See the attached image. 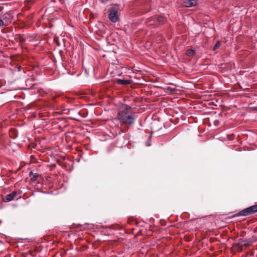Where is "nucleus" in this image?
<instances>
[{
	"label": "nucleus",
	"mask_w": 257,
	"mask_h": 257,
	"mask_svg": "<svg viewBox=\"0 0 257 257\" xmlns=\"http://www.w3.org/2000/svg\"><path fill=\"white\" fill-rule=\"evenodd\" d=\"M117 117L120 123L131 126L135 123L138 116L132 107L122 104L118 110Z\"/></svg>",
	"instance_id": "f257e3e1"
},
{
	"label": "nucleus",
	"mask_w": 257,
	"mask_h": 257,
	"mask_svg": "<svg viewBox=\"0 0 257 257\" xmlns=\"http://www.w3.org/2000/svg\"><path fill=\"white\" fill-rule=\"evenodd\" d=\"M257 212V205L246 208L234 215V217L246 216Z\"/></svg>",
	"instance_id": "f03ea898"
},
{
	"label": "nucleus",
	"mask_w": 257,
	"mask_h": 257,
	"mask_svg": "<svg viewBox=\"0 0 257 257\" xmlns=\"http://www.w3.org/2000/svg\"><path fill=\"white\" fill-rule=\"evenodd\" d=\"M109 20L113 23H115L118 20L117 10L115 7H112L109 11Z\"/></svg>",
	"instance_id": "7ed1b4c3"
},
{
	"label": "nucleus",
	"mask_w": 257,
	"mask_h": 257,
	"mask_svg": "<svg viewBox=\"0 0 257 257\" xmlns=\"http://www.w3.org/2000/svg\"><path fill=\"white\" fill-rule=\"evenodd\" d=\"M1 18L6 27L11 22L13 16L10 13H6L1 15Z\"/></svg>",
	"instance_id": "20e7f679"
},
{
	"label": "nucleus",
	"mask_w": 257,
	"mask_h": 257,
	"mask_svg": "<svg viewBox=\"0 0 257 257\" xmlns=\"http://www.w3.org/2000/svg\"><path fill=\"white\" fill-rule=\"evenodd\" d=\"M182 5L185 7H192L197 5L196 0H184Z\"/></svg>",
	"instance_id": "39448f33"
},
{
	"label": "nucleus",
	"mask_w": 257,
	"mask_h": 257,
	"mask_svg": "<svg viewBox=\"0 0 257 257\" xmlns=\"http://www.w3.org/2000/svg\"><path fill=\"white\" fill-rule=\"evenodd\" d=\"M17 196V193L16 192H13L7 195L5 197L3 198L4 202H10L13 200Z\"/></svg>",
	"instance_id": "423d86ee"
},
{
	"label": "nucleus",
	"mask_w": 257,
	"mask_h": 257,
	"mask_svg": "<svg viewBox=\"0 0 257 257\" xmlns=\"http://www.w3.org/2000/svg\"><path fill=\"white\" fill-rule=\"evenodd\" d=\"M116 82L119 84L126 85L131 83L132 80H123V79H117Z\"/></svg>",
	"instance_id": "0eeeda50"
},
{
	"label": "nucleus",
	"mask_w": 257,
	"mask_h": 257,
	"mask_svg": "<svg viewBox=\"0 0 257 257\" xmlns=\"http://www.w3.org/2000/svg\"><path fill=\"white\" fill-rule=\"evenodd\" d=\"M247 245V242H246V241L244 240L243 239H239V242L237 244V246H240V245Z\"/></svg>",
	"instance_id": "6e6552de"
},
{
	"label": "nucleus",
	"mask_w": 257,
	"mask_h": 257,
	"mask_svg": "<svg viewBox=\"0 0 257 257\" xmlns=\"http://www.w3.org/2000/svg\"><path fill=\"white\" fill-rule=\"evenodd\" d=\"M186 54L188 56L193 55L195 54V51L192 49H189L187 51Z\"/></svg>",
	"instance_id": "1a4fd4ad"
},
{
	"label": "nucleus",
	"mask_w": 257,
	"mask_h": 257,
	"mask_svg": "<svg viewBox=\"0 0 257 257\" xmlns=\"http://www.w3.org/2000/svg\"><path fill=\"white\" fill-rule=\"evenodd\" d=\"M220 46V43L219 41H218L216 44H215V45L214 46L213 48V51H215L216 50V49H217Z\"/></svg>",
	"instance_id": "9d476101"
},
{
	"label": "nucleus",
	"mask_w": 257,
	"mask_h": 257,
	"mask_svg": "<svg viewBox=\"0 0 257 257\" xmlns=\"http://www.w3.org/2000/svg\"><path fill=\"white\" fill-rule=\"evenodd\" d=\"M157 20L160 23H163L165 21V18L163 16H159L158 17Z\"/></svg>",
	"instance_id": "9b49d317"
},
{
	"label": "nucleus",
	"mask_w": 257,
	"mask_h": 257,
	"mask_svg": "<svg viewBox=\"0 0 257 257\" xmlns=\"http://www.w3.org/2000/svg\"><path fill=\"white\" fill-rule=\"evenodd\" d=\"M4 27H6L4 22H3V20H2L1 18L0 17V28H3Z\"/></svg>",
	"instance_id": "f8f14e48"
},
{
	"label": "nucleus",
	"mask_w": 257,
	"mask_h": 257,
	"mask_svg": "<svg viewBox=\"0 0 257 257\" xmlns=\"http://www.w3.org/2000/svg\"><path fill=\"white\" fill-rule=\"evenodd\" d=\"M219 124V120H215L214 121V124L215 125H218Z\"/></svg>",
	"instance_id": "ddd939ff"
},
{
	"label": "nucleus",
	"mask_w": 257,
	"mask_h": 257,
	"mask_svg": "<svg viewBox=\"0 0 257 257\" xmlns=\"http://www.w3.org/2000/svg\"><path fill=\"white\" fill-rule=\"evenodd\" d=\"M37 177H38V175H36V174H35V175H34L33 178H32V179H33L34 181H35V180L37 179Z\"/></svg>",
	"instance_id": "4468645a"
},
{
	"label": "nucleus",
	"mask_w": 257,
	"mask_h": 257,
	"mask_svg": "<svg viewBox=\"0 0 257 257\" xmlns=\"http://www.w3.org/2000/svg\"><path fill=\"white\" fill-rule=\"evenodd\" d=\"M18 68L19 71H20L21 69V66H19Z\"/></svg>",
	"instance_id": "2eb2a0df"
}]
</instances>
